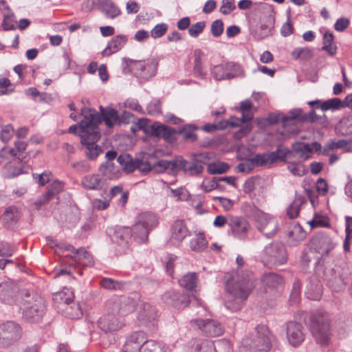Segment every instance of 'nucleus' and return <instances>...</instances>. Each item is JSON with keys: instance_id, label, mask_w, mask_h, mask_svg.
<instances>
[{"instance_id": "nucleus-30", "label": "nucleus", "mask_w": 352, "mask_h": 352, "mask_svg": "<svg viewBox=\"0 0 352 352\" xmlns=\"http://www.w3.org/2000/svg\"><path fill=\"white\" fill-rule=\"evenodd\" d=\"M157 317V311L155 308L148 304H143L139 311L138 319L139 321L144 324L153 321Z\"/></svg>"}, {"instance_id": "nucleus-51", "label": "nucleus", "mask_w": 352, "mask_h": 352, "mask_svg": "<svg viewBox=\"0 0 352 352\" xmlns=\"http://www.w3.org/2000/svg\"><path fill=\"white\" fill-rule=\"evenodd\" d=\"M211 73L217 80H221L226 78L228 79V75L226 71V64L214 66L211 69Z\"/></svg>"}, {"instance_id": "nucleus-40", "label": "nucleus", "mask_w": 352, "mask_h": 352, "mask_svg": "<svg viewBox=\"0 0 352 352\" xmlns=\"http://www.w3.org/2000/svg\"><path fill=\"white\" fill-rule=\"evenodd\" d=\"M131 229L129 228H119L116 229L113 234V240L118 243H127L130 239Z\"/></svg>"}, {"instance_id": "nucleus-59", "label": "nucleus", "mask_w": 352, "mask_h": 352, "mask_svg": "<svg viewBox=\"0 0 352 352\" xmlns=\"http://www.w3.org/2000/svg\"><path fill=\"white\" fill-rule=\"evenodd\" d=\"M99 170L104 175H115L118 171L112 161H107L102 164Z\"/></svg>"}, {"instance_id": "nucleus-14", "label": "nucleus", "mask_w": 352, "mask_h": 352, "mask_svg": "<svg viewBox=\"0 0 352 352\" xmlns=\"http://www.w3.org/2000/svg\"><path fill=\"white\" fill-rule=\"evenodd\" d=\"M199 329L208 336L215 337L223 334L224 329L221 323L212 319H196L191 321Z\"/></svg>"}, {"instance_id": "nucleus-34", "label": "nucleus", "mask_w": 352, "mask_h": 352, "mask_svg": "<svg viewBox=\"0 0 352 352\" xmlns=\"http://www.w3.org/2000/svg\"><path fill=\"white\" fill-rule=\"evenodd\" d=\"M101 11L109 19H114L121 14L120 8L110 0L101 3Z\"/></svg>"}, {"instance_id": "nucleus-62", "label": "nucleus", "mask_w": 352, "mask_h": 352, "mask_svg": "<svg viewBox=\"0 0 352 352\" xmlns=\"http://www.w3.org/2000/svg\"><path fill=\"white\" fill-rule=\"evenodd\" d=\"M350 142L345 140H331L329 141V148L333 151L338 148L348 149Z\"/></svg>"}, {"instance_id": "nucleus-1", "label": "nucleus", "mask_w": 352, "mask_h": 352, "mask_svg": "<svg viewBox=\"0 0 352 352\" xmlns=\"http://www.w3.org/2000/svg\"><path fill=\"white\" fill-rule=\"evenodd\" d=\"M236 262L239 269L232 280L227 284L228 295L224 302L226 307L232 311H237L242 308L254 287L252 273L241 269L245 265L243 258L237 256Z\"/></svg>"}, {"instance_id": "nucleus-19", "label": "nucleus", "mask_w": 352, "mask_h": 352, "mask_svg": "<svg viewBox=\"0 0 352 352\" xmlns=\"http://www.w3.org/2000/svg\"><path fill=\"white\" fill-rule=\"evenodd\" d=\"M158 223V219L155 214L151 212H142L140 214L135 223V230L141 228L142 236H145Z\"/></svg>"}, {"instance_id": "nucleus-39", "label": "nucleus", "mask_w": 352, "mask_h": 352, "mask_svg": "<svg viewBox=\"0 0 352 352\" xmlns=\"http://www.w3.org/2000/svg\"><path fill=\"white\" fill-rule=\"evenodd\" d=\"M179 285L187 290H193L197 287V276L195 273H189L179 280Z\"/></svg>"}, {"instance_id": "nucleus-23", "label": "nucleus", "mask_w": 352, "mask_h": 352, "mask_svg": "<svg viewBox=\"0 0 352 352\" xmlns=\"http://www.w3.org/2000/svg\"><path fill=\"white\" fill-rule=\"evenodd\" d=\"M144 341V333L135 331L132 333L127 338L122 349V352H141L142 344Z\"/></svg>"}, {"instance_id": "nucleus-16", "label": "nucleus", "mask_w": 352, "mask_h": 352, "mask_svg": "<svg viewBox=\"0 0 352 352\" xmlns=\"http://www.w3.org/2000/svg\"><path fill=\"white\" fill-rule=\"evenodd\" d=\"M286 336L291 346H300L305 340L302 324L294 321L288 322L286 324Z\"/></svg>"}, {"instance_id": "nucleus-15", "label": "nucleus", "mask_w": 352, "mask_h": 352, "mask_svg": "<svg viewBox=\"0 0 352 352\" xmlns=\"http://www.w3.org/2000/svg\"><path fill=\"white\" fill-rule=\"evenodd\" d=\"M229 228L234 237L239 239H245L251 229V226L243 217L230 216Z\"/></svg>"}, {"instance_id": "nucleus-7", "label": "nucleus", "mask_w": 352, "mask_h": 352, "mask_svg": "<svg viewBox=\"0 0 352 352\" xmlns=\"http://www.w3.org/2000/svg\"><path fill=\"white\" fill-rule=\"evenodd\" d=\"M252 218L257 230L267 238L275 236L278 229V220L275 217L256 208L253 210Z\"/></svg>"}, {"instance_id": "nucleus-64", "label": "nucleus", "mask_w": 352, "mask_h": 352, "mask_svg": "<svg viewBox=\"0 0 352 352\" xmlns=\"http://www.w3.org/2000/svg\"><path fill=\"white\" fill-rule=\"evenodd\" d=\"M235 8L234 0H222V5L220 7L219 11L223 14L228 15Z\"/></svg>"}, {"instance_id": "nucleus-48", "label": "nucleus", "mask_w": 352, "mask_h": 352, "mask_svg": "<svg viewBox=\"0 0 352 352\" xmlns=\"http://www.w3.org/2000/svg\"><path fill=\"white\" fill-rule=\"evenodd\" d=\"M301 283L296 278L294 282L292 289L290 294L289 301L292 304L296 305L300 300Z\"/></svg>"}, {"instance_id": "nucleus-58", "label": "nucleus", "mask_w": 352, "mask_h": 352, "mask_svg": "<svg viewBox=\"0 0 352 352\" xmlns=\"http://www.w3.org/2000/svg\"><path fill=\"white\" fill-rule=\"evenodd\" d=\"M196 349L197 352H217L214 342L209 340L202 341L197 345Z\"/></svg>"}, {"instance_id": "nucleus-32", "label": "nucleus", "mask_w": 352, "mask_h": 352, "mask_svg": "<svg viewBox=\"0 0 352 352\" xmlns=\"http://www.w3.org/2000/svg\"><path fill=\"white\" fill-rule=\"evenodd\" d=\"M190 248L195 252H201L208 245V241L203 232H199L189 242Z\"/></svg>"}, {"instance_id": "nucleus-56", "label": "nucleus", "mask_w": 352, "mask_h": 352, "mask_svg": "<svg viewBox=\"0 0 352 352\" xmlns=\"http://www.w3.org/2000/svg\"><path fill=\"white\" fill-rule=\"evenodd\" d=\"M309 224L311 228L329 226L328 219L320 215H315V217L309 221Z\"/></svg>"}, {"instance_id": "nucleus-54", "label": "nucleus", "mask_w": 352, "mask_h": 352, "mask_svg": "<svg viewBox=\"0 0 352 352\" xmlns=\"http://www.w3.org/2000/svg\"><path fill=\"white\" fill-rule=\"evenodd\" d=\"M14 16V14L10 11H8L6 13L3 14L2 27L4 30L8 31L16 28Z\"/></svg>"}, {"instance_id": "nucleus-4", "label": "nucleus", "mask_w": 352, "mask_h": 352, "mask_svg": "<svg viewBox=\"0 0 352 352\" xmlns=\"http://www.w3.org/2000/svg\"><path fill=\"white\" fill-rule=\"evenodd\" d=\"M23 318L30 322H38L43 316L45 300L34 292H26L23 298Z\"/></svg>"}, {"instance_id": "nucleus-31", "label": "nucleus", "mask_w": 352, "mask_h": 352, "mask_svg": "<svg viewBox=\"0 0 352 352\" xmlns=\"http://www.w3.org/2000/svg\"><path fill=\"white\" fill-rule=\"evenodd\" d=\"M118 162L127 173H132L137 168L138 158L133 159L129 154L123 153L117 158Z\"/></svg>"}, {"instance_id": "nucleus-22", "label": "nucleus", "mask_w": 352, "mask_h": 352, "mask_svg": "<svg viewBox=\"0 0 352 352\" xmlns=\"http://www.w3.org/2000/svg\"><path fill=\"white\" fill-rule=\"evenodd\" d=\"M19 287L17 285L5 282L0 284V298L6 304L12 305L16 302L18 297Z\"/></svg>"}, {"instance_id": "nucleus-44", "label": "nucleus", "mask_w": 352, "mask_h": 352, "mask_svg": "<svg viewBox=\"0 0 352 352\" xmlns=\"http://www.w3.org/2000/svg\"><path fill=\"white\" fill-rule=\"evenodd\" d=\"M225 64L226 71L228 75V79L243 75V72L240 65L234 63H228Z\"/></svg>"}, {"instance_id": "nucleus-27", "label": "nucleus", "mask_w": 352, "mask_h": 352, "mask_svg": "<svg viewBox=\"0 0 352 352\" xmlns=\"http://www.w3.org/2000/svg\"><path fill=\"white\" fill-rule=\"evenodd\" d=\"M127 41V37L124 35L114 36L109 43L107 47L103 50V56H109L121 50Z\"/></svg>"}, {"instance_id": "nucleus-26", "label": "nucleus", "mask_w": 352, "mask_h": 352, "mask_svg": "<svg viewBox=\"0 0 352 352\" xmlns=\"http://www.w3.org/2000/svg\"><path fill=\"white\" fill-rule=\"evenodd\" d=\"M81 184L87 190H100L104 186V181L98 174L87 175L82 178Z\"/></svg>"}, {"instance_id": "nucleus-36", "label": "nucleus", "mask_w": 352, "mask_h": 352, "mask_svg": "<svg viewBox=\"0 0 352 352\" xmlns=\"http://www.w3.org/2000/svg\"><path fill=\"white\" fill-rule=\"evenodd\" d=\"M306 295L308 298L318 300L322 296V285L316 279L310 282L307 287Z\"/></svg>"}, {"instance_id": "nucleus-46", "label": "nucleus", "mask_w": 352, "mask_h": 352, "mask_svg": "<svg viewBox=\"0 0 352 352\" xmlns=\"http://www.w3.org/2000/svg\"><path fill=\"white\" fill-rule=\"evenodd\" d=\"M180 296L181 294L175 291H169L163 295L162 299L166 304L176 307L181 305L179 302Z\"/></svg>"}, {"instance_id": "nucleus-28", "label": "nucleus", "mask_w": 352, "mask_h": 352, "mask_svg": "<svg viewBox=\"0 0 352 352\" xmlns=\"http://www.w3.org/2000/svg\"><path fill=\"white\" fill-rule=\"evenodd\" d=\"M310 106L318 104L316 108H320L323 111L332 109L336 110L344 107L343 102L338 98H331L322 102L319 100H311L308 102Z\"/></svg>"}, {"instance_id": "nucleus-25", "label": "nucleus", "mask_w": 352, "mask_h": 352, "mask_svg": "<svg viewBox=\"0 0 352 352\" xmlns=\"http://www.w3.org/2000/svg\"><path fill=\"white\" fill-rule=\"evenodd\" d=\"M292 153L293 159L298 157L301 161H305L312 156V149L308 143L298 142L292 144Z\"/></svg>"}, {"instance_id": "nucleus-55", "label": "nucleus", "mask_w": 352, "mask_h": 352, "mask_svg": "<svg viewBox=\"0 0 352 352\" xmlns=\"http://www.w3.org/2000/svg\"><path fill=\"white\" fill-rule=\"evenodd\" d=\"M206 25V23L204 21H199L188 28V34L191 37L197 38L199 36L200 34L202 33Z\"/></svg>"}, {"instance_id": "nucleus-41", "label": "nucleus", "mask_w": 352, "mask_h": 352, "mask_svg": "<svg viewBox=\"0 0 352 352\" xmlns=\"http://www.w3.org/2000/svg\"><path fill=\"white\" fill-rule=\"evenodd\" d=\"M291 55L296 60H308L313 57L314 53L309 47H298L292 51Z\"/></svg>"}, {"instance_id": "nucleus-21", "label": "nucleus", "mask_w": 352, "mask_h": 352, "mask_svg": "<svg viewBox=\"0 0 352 352\" xmlns=\"http://www.w3.org/2000/svg\"><path fill=\"white\" fill-rule=\"evenodd\" d=\"M201 157H202V155L195 157L191 161H187L182 158L179 159V168L191 176L201 174L204 170V162L201 160Z\"/></svg>"}, {"instance_id": "nucleus-29", "label": "nucleus", "mask_w": 352, "mask_h": 352, "mask_svg": "<svg viewBox=\"0 0 352 352\" xmlns=\"http://www.w3.org/2000/svg\"><path fill=\"white\" fill-rule=\"evenodd\" d=\"M101 116L109 128H112L119 122V115L116 110L111 107H100Z\"/></svg>"}, {"instance_id": "nucleus-24", "label": "nucleus", "mask_w": 352, "mask_h": 352, "mask_svg": "<svg viewBox=\"0 0 352 352\" xmlns=\"http://www.w3.org/2000/svg\"><path fill=\"white\" fill-rule=\"evenodd\" d=\"M190 234V231L182 220L175 221L171 228L170 241L175 245H179Z\"/></svg>"}, {"instance_id": "nucleus-37", "label": "nucleus", "mask_w": 352, "mask_h": 352, "mask_svg": "<svg viewBox=\"0 0 352 352\" xmlns=\"http://www.w3.org/2000/svg\"><path fill=\"white\" fill-rule=\"evenodd\" d=\"M69 298H66L64 301L65 305V307L64 311L65 312L66 316L71 319H78L82 315V312L80 305L77 303H72L69 305Z\"/></svg>"}, {"instance_id": "nucleus-11", "label": "nucleus", "mask_w": 352, "mask_h": 352, "mask_svg": "<svg viewBox=\"0 0 352 352\" xmlns=\"http://www.w3.org/2000/svg\"><path fill=\"white\" fill-rule=\"evenodd\" d=\"M66 251L71 252V254H66L63 262L69 266L76 264L88 266L93 265V259L91 254L84 248L75 249L71 245H67L62 248Z\"/></svg>"}, {"instance_id": "nucleus-17", "label": "nucleus", "mask_w": 352, "mask_h": 352, "mask_svg": "<svg viewBox=\"0 0 352 352\" xmlns=\"http://www.w3.org/2000/svg\"><path fill=\"white\" fill-rule=\"evenodd\" d=\"M108 309L120 316H126L135 310L134 302L126 297L117 298L107 302Z\"/></svg>"}, {"instance_id": "nucleus-61", "label": "nucleus", "mask_w": 352, "mask_h": 352, "mask_svg": "<svg viewBox=\"0 0 352 352\" xmlns=\"http://www.w3.org/2000/svg\"><path fill=\"white\" fill-rule=\"evenodd\" d=\"M14 129L11 124H7L2 127L0 132V138L4 142H8L14 134Z\"/></svg>"}, {"instance_id": "nucleus-57", "label": "nucleus", "mask_w": 352, "mask_h": 352, "mask_svg": "<svg viewBox=\"0 0 352 352\" xmlns=\"http://www.w3.org/2000/svg\"><path fill=\"white\" fill-rule=\"evenodd\" d=\"M195 127L188 125L178 131V133L183 134V138L185 140L195 141L197 139V135L195 133Z\"/></svg>"}, {"instance_id": "nucleus-20", "label": "nucleus", "mask_w": 352, "mask_h": 352, "mask_svg": "<svg viewBox=\"0 0 352 352\" xmlns=\"http://www.w3.org/2000/svg\"><path fill=\"white\" fill-rule=\"evenodd\" d=\"M311 248L322 256H327L333 250L335 245L327 235H317L312 238Z\"/></svg>"}, {"instance_id": "nucleus-60", "label": "nucleus", "mask_w": 352, "mask_h": 352, "mask_svg": "<svg viewBox=\"0 0 352 352\" xmlns=\"http://www.w3.org/2000/svg\"><path fill=\"white\" fill-rule=\"evenodd\" d=\"M211 34L215 38L220 36L223 32V23L220 19L214 21L211 24Z\"/></svg>"}, {"instance_id": "nucleus-52", "label": "nucleus", "mask_w": 352, "mask_h": 352, "mask_svg": "<svg viewBox=\"0 0 352 352\" xmlns=\"http://www.w3.org/2000/svg\"><path fill=\"white\" fill-rule=\"evenodd\" d=\"M148 113L151 116H159L162 113V103L157 98H153L147 106Z\"/></svg>"}, {"instance_id": "nucleus-50", "label": "nucleus", "mask_w": 352, "mask_h": 352, "mask_svg": "<svg viewBox=\"0 0 352 352\" xmlns=\"http://www.w3.org/2000/svg\"><path fill=\"white\" fill-rule=\"evenodd\" d=\"M3 218L7 223L17 221L19 218L17 208L15 206H10L7 208L3 214Z\"/></svg>"}, {"instance_id": "nucleus-42", "label": "nucleus", "mask_w": 352, "mask_h": 352, "mask_svg": "<svg viewBox=\"0 0 352 352\" xmlns=\"http://www.w3.org/2000/svg\"><path fill=\"white\" fill-rule=\"evenodd\" d=\"M252 108V104L250 100H245L240 103L239 111L242 113L243 120L251 121L253 119Z\"/></svg>"}, {"instance_id": "nucleus-5", "label": "nucleus", "mask_w": 352, "mask_h": 352, "mask_svg": "<svg viewBox=\"0 0 352 352\" xmlns=\"http://www.w3.org/2000/svg\"><path fill=\"white\" fill-rule=\"evenodd\" d=\"M350 274L349 268L345 265L336 264L325 267L324 278L329 287L333 291L339 292L345 287Z\"/></svg>"}, {"instance_id": "nucleus-38", "label": "nucleus", "mask_w": 352, "mask_h": 352, "mask_svg": "<svg viewBox=\"0 0 352 352\" xmlns=\"http://www.w3.org/2000/svg\"><path fill=\"white\" fill-rule=\"evenodd\" d=\"M262 281L263 284L269 287H277L283 284V278L280 275L270 272L263 276Z\"/></svg>"}, {"instance_id": "nucleus-35", "label": "nucleus", "mask_w": 352, "mask_h": 352, "mask_svg": "<svg viewBox=\"0 0 352 352\" xmlns=\"http://www.w3.org/2000/svg\"><path fill=\"white\" fill-rule=\"evenodd\" d=\"M203 56L204 54L201 50H196L195 52L193 73L195 76L201 78H204L207 74L203 65Z\"/></svg>"}, {"instance_id": "nucleus-33", "label": "nucleus", "mask_w": 352, "mask_h": 352, "mask_svg": "<svg viewBox=\"0 0 352 352\" xmlns=\"http://www.w3.org/2000/svg\"><path fill=\"white\" fill-rule=\"evenodd\" d=\"M305 202L303 196L296 194L294 201L287 208V215L289 219H296L299 214L301 206Z\"/></svg>"}, {"instance_id": "nucleus-53", "label": "nucleus", "mask_w": 352, "mask_h": 352, "mask_svg": "<svg viewBox=\"0 0 352 352\" xmlns=\"http://www.w3.org/2000/svg\"><path fill=\"white\" fill-rule=\"evenodd\" d=\"M63 186L64 184L63 182L54 181L48 186L46 192L47 196L52 199L55 195L60 193L63 190Z\"/></svg>"}, {"instance_id": "nucleus-18", "label": "nucleus", "mask_w": 352, "mask_h": 352, "mask_svg": "<svg viewBox=\"0 0 352 352\" xmlns=\"http://www.w3.org/2000/svg\"><path fill=\"white\" fill-rule=\"evenodd\" d=\"M98 327L104 332H111L120 330L124 325L123 321L113 311H109L98 320Z\"/></svg>"}, {"instance_id": "nucleus-13", "label": "nucleus", "mask_w": 352, "mask_h": 352, "mask_svg": "<svg viewBox=\"0 0 352 352\" xmlns=\"http://www.w3.org/2000/svg\"><path fill=\"white\" fill-rule=\"evenodd\" d=\"M131 63L136 74L145 79H148L155 75L158 65L157 62L153 58L131 60Z\"/></svg>"}, {"instance_id": "nucleus-49", "label": "nucleus", "mask_w": 352, "mask_h": 352, "mask_svg": "<svg viewBox=\"0 0 352 352\" xmlns=\"http://www.w3.org/2000/svg\"><path fill=\"white\" fill-rule=\"evenodd\" d=\"M100 285L107 289L116 290L121 289L124 287V283L119 282L109 278H104L100 280Z\"/></svg>"}, {"instance_id": "nucleus-9", "label": "nucleus", "mask_w": 352, "mask_h": 352, "mask_svg": "<svg viewBox=\"0 0 352 352\" xmlns=\"http://www.w3.org/2000/svg\"><path fill=\"white\" fill-rule=\"evenodd\" d=\"M22 329L14 321L0 322V346L8 347L21 339Z\"/></svg>"}, {"instance_id": "nucleus-12", "label": "nucleus", "mask_w": 352, "mask_h": 352, "mask_svg": "<svg viewBox=\"0 0 352 352\" xmlns=\"http://www.w3.org/2000/svg\"><path fill=\"white\" fill-rule=\"evenodd\" d=\"M268 7L270 10V13L261 21L260 26L252 32L253 36L256 40H263L272 36L274 33L275 14L273 8L271 6Z\"/></svg>"}, {"instance_id": "nucleus-8", "label": "nucleus", "mask_w": 352, "mask_h": 352, "mask_svg": "<svg viewBox=\"0 0 352 352\" xmlns=\"http://www.w3.org/2000/svg\"><path fill=\"white\" fill-rule=\"evenodd\" d=\"M138 127L152 136L162 138L170 143L177 140L178 131L164 124L155 123L148 126L146 120L140 119L138 122Z\"/></svg>"}, {"instance_id": "nucleus-10", "label": "nucleus", "mask_w": 352, "mask_h": 352, "mask_svg": "<svg viewBox=\"0 0 352 352\" xmlns=\"http://www.w3.org/2000/svg\"><path fill=\"white\" fill-rule=\"evenodd\" d=\"M250 348L255 352H267L272 346L271 334L267 326L258 325L256 327V334L249 344Z\"/></svg>"}, {"instance_id": "nucleus-45", "label": "nucleus", "mask_w": 352, "mask_h": 352, "mask_svg": "<svg viewBox=\"0 0 352 352\" xmlns=\"http://www.w3.org/2000/svg\"><path fill=\"white\" fill-rule=\"evenodd\" d=\"M287 164L288 170L294 175L301 177L305 174V166L302 163H296L293 162V160H290L289 162H287Z\"/></svg>"}, {"instance_id": "nucleus-47", "label": "nucleus", "mask_w": 352, "mask_h": 352, "mask_svg": "<svg viewBox=\"0 0 352 352\" xmlns=\"http://www.w3.org/2000/svg\"><path fill=\"white\" fill-rule=\"evenodd\" d=\"M229 166L227 163L219 162L217 163H210L208 166V172L210 174H222L228 171Z\"/></svg>"}, {"instance_id": "nucleus-43", "label": "nucleus", "mask_w": 352, "mask_h": 352, "mask_svg": "<svg viewBox=\"0 0 352 352\" xmlns=\"http://www.w3.org/2000/svg\"><path fill=\"white\" fill-rule=\"evenodd\" d=\"M283 131L281 133L283 138L287 139L291 135H296L299 133L300 129L296 122H287V123H282Z\"/></svg>"}, {"instance_id": "nucleus-3", "label": "nucleus", "mask_w": 352, "mask_h": 352, "mask_svg": "<svg viewBox=\"0 0 352 352\" xmlns=\"http://www.w3.org/2000/svg\"><path fill=\"white\" fill-rule=\"evenodd\" d=\"M309 329L316 342L327 346L331 342V317L327 312L318 311L310 316Z\"/></svg>"}, {"instance_id": "nucleus-63", "label": "nucleus", "mask_w": 352, "mask_h": 352, "mask_svg": "<svg viewBox=\"0 0 352 352\" xmlns=\"http://www.w3.org/2000/svg\"><path fill=\"white\" fill-rule=\"evenodd\" d=\"M72 167L79 173H87L91 170L90 164L85 160L74 162L72 164Z\"/></svg>"}, {"instance_id": "nucleus-6", "label": "nucleus", "mask_w": 352, "mask_h": 352, "mask_svg": "<svg viewBox=\"0 0 352 352\" xmlns=\"http://www.w3.org/2000/svg\"><path fill=\"white\" fill-rule=\"evenodd\" d=\"M261 258L265 265L278 266L287 262V256L284 245L273 242L266 245L263 250Z\"/></svg>"}, {"instance_id": "nucleus-2", "label": "nucleus", "mask_w": 352, "mask_h": 352, "mask_svg": "<svg viewBox=\"0 0 352 352\" xmlns=\"http://www.w3.org/2000/svg\"><path fill=\"white\" fill-rule=\"evenodd\" d=\"M81 114L84 118L80 121V137L86 157L95 160L102 151L96 143L100 138L98 124L100 122V116L91 112L86 107L82 109Z\"/></svg>"}]
</instances>
